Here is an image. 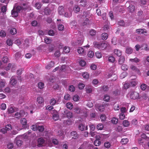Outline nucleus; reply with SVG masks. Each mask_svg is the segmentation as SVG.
I'll list each match as a JSON object with an SVG mask.
<instances>
[{
  "instance_id": "49",
  "label": "nucleus",
  "mask_w": 149,
  "mask_h": 149,
  "mask_svg": "<svg viewBox=\"0 0 149 149\" xmlns=\"http://www.w3.org/2000/svg\"><path fill=\"white\" fill-rule=\"evenodd\" d=\"M66 107L67 108L70 109H71L73 107V104H72L70 102H68L66 104Z\"/></svg>"
},
{
  "instance_id": "32",
  "label": "nucleus",
  "mask_w": 149,
  "mask_h": 149,
  "mask_svg": "<svg viewBox=\"0 0 149 149\" xmlns=\"http://www.w3.org/2000/svg\"><path fill=\"white\" fill-rule=\"evenodd\" d=\"M45 14L46 15H50V14L51 10L49 8H46L44 10Z\"/></svg>"
},
{
  "instance_id": "34",
  "label": "nucleus",
  "mask_w": 149,
  "mask_h": 149,
  "mask_svg": "<svg viewBox=\"0 0 149 149\" xmlns=\"http://www.w3.org/2000/svg\"><path fill=\"white\" fill-rule=\"evenodd\" d=\"M100 118L101 119L102 121H105L107 118L106 115L103 114H102L100 115Z\"/></svg>"
},
{
  "instance_id": "19",
  "label": "nucleus",
  "mask_w": 149,
  "mask_h": 149,
  "mask_svg": "<svg viewBox=\"0 0 149 149\" xmlns=\"http://www.w3.org/2000/svg\"><path fill=\"white\" fill-rule=\"evenodd\" d=\"M107 47V44L105 42L101 43L100 49L104 50Z\"/></svg>"
},
{
  "instance_id": "7",
  "label": "nucleus",
  "mask_w": 149,
  "mask_h": 149,
  "mask_svg": "<svg viewBox=\"0 0 149 149\" xmlns=\"http://www.w3.org/2000/svg\"><path fill=\"white\" fill-rule=\"evenodd\" d=\"M70 135L72 138L74 139H77L79 137L78 135L75 131H72L70 133Z\"/></svg>"
},
{
  "instance_id": "1",
  "label": "nucleus",
  "mask_w": 149,
  "mask_h": 149,
  "mask_svg": "<svg viewBox=\"0 0 149 149\" xmlns=\"http://www.w3.org/2000/svg\"><path fill=\"white\" fill-rule=\"evenodd\" d=\"M130 97L131 99L135 100L137 99H140L141 97L139 96V93L135 91L131 92L130 95Z\"/></svg>"
},
{
  "instance_id": "57",
  "label": "nucleus",
  "mask_w": 149,
  "mask_h": 149,
  "mask_svg": "<svg viewBox=\"0 0 149 149\" xmlns=\"http://www.w3.org/2000/svg\"><path fill=\"white\" fill-rule=\"evenodd\" d=\"M80 8L78 6L76 5L74 8V10L75 13H77L79 11Z\"/></svg>"
},
{
  "instance_id": "18",
  "label": "nucleus",
  "mask_w": 149,
  "mask_h": 149,
  "mask_svg": "<svg viewBox=\"0 0 149 149\" xmlns=\"http://www.w3.org/2000/svg\"><path fill=\"white\" fill-rule=\"evenodd\" d=\"M129 61L132 62L137 63L139 62L140 61V60L137 57H135L134 58L130 59Z\"/></svg>"
},
{
  "instance_id": "22",
  "label": "nucleus",
  "mask_w": 149,
  "mask_h": 149,
  "mask_svg": "<svg viewBox=\"0 0 149 149\" xmlns=\"http://www.w3.org/2000/svg\"><path fill=\"white\" fill-rule=\"evenodd\" d=\"M20 122L23 126H25L27 125V120L25 118H22L20 120Z\"/></svg>"
},
{
  "instance_id": "28",
  "label": "nucleus",
  "mask_w": 149,
  "mask_h": 149,
  "mask_svg": "<svg viewBox=\"0 0 149 149\" xmlns=\"http://www.w3.org/2000/svg\"><path fill=\"white\" fill-rule=\"evenodd\" d=\"M56 102V101L55 99L52 98L50 100V104L52 106H54L55 105Z\"/></svg>"
},
{
  "instance_id": "4",
  "label": "nucleus",
  "mask_w": 149,
  "mask_h": 149,
  "mask_svg": "<svg viewBox=\"0 0 149 149\" xmlns=\"http://www.w3.org/2000/svg\"><path fill=\"white\" fill-rule=\"evenodd\" d=\"M58 14L60 15H63L65 12L64 8L62 6H60L58 7Z\"/></svg>"
},
{
  "instance_id": "26",
  "label": "nucleus",
  "mask_w": 149,
  "mask_h": 149,
  "mask_svg": "<svg viewBox=\"0 0 149 149\" xmlns=\"http://www.w3.org/2000/svg\"><path fill=\"white\" fill-rule=\"evenodd\" d=\"M37 101L39 104H42L44 102V99L42 97H39L37 98Z\"/></svg>"
},
{
  "instance_id": "9",
  "label": "nucleus",
  "mask_w": 149,
  "mask_h": 149,
  "mask_svg": "<svg viewBox=\"0 0 149 149\" xmlns=\"http://www.w3.org/2000/svg\"><path fill=\"white\" fill-rule=\"evenodd\" d=\"M125 61V57L124 56H120L118 60V63L120 65H121L124 63Z\"/></svg>"
},
{
  "instance_id": "46",
  "label": "nucleus",
  "mask_w": 149,
  "mask_h": 149,
  "mask_svg": "<svg viewBox=\"0 0 149 149\" xmlns=\"http://www.w3.org/2000/svg\"><path fill=\"white\" fill-rule=\"evenodd\" d=\"M44 84L42 82H40L38 84V87L40 89H42L44 88Z\"/></svg>"
},
{
  "instance_id": "61",
  "label": "nucleus",
  "mask_w": 149,
  "mask_h": 149,
  "mask_svg": "<svg viewBox=\"0 0 149 149\" xmlns=\"http://www.w3.org/2000/svg\"><path fill=\"white\" fill-rule=\"evenodd\" d=\"M1 11L3 13H5L7 10V7L6 6H2L1 8Z\"/></svg>"
},
{
  "instance_id": "24",
  "label": "nucleus",
  "mask_w": 149,
  "mask_h": 149,
  "mask_svg": "<svg viewBox=\"0 0 149 149\" xmlns=\"http://www.w3.org/2000/svg\"><path fill=\"white\" fill-rule=\"evenodd\" d=\"M94 144L96 146H99L101 144L100 139H98L95 140L94 141Z\"/></svg>"
},
{
  "instance_id": "16",
  "label": "nucleus",
  "mask_w": 149,
  "mask_h": 149,
  "mask_svg": "<svg viewBox=\"0 0 149 149\" xmlns=\"http://www.w3.org/2000/svg\"><path fill=\"white\" fill-rule=\"evenodd\" d=\"M96 109L97 110L98 109L99 111L102 112L104 110V107L103 105H99L97 106V107H96Z\"/></svg>"
},
{
  "instance_id": "51",
  "label": "nucleus",
  "mask_w": 149,
  "mask_h": 149,
  "mask_svg": "<svg viewBox=\"0 0 149 149\" xmlns=\"http://www.w3.org/2000/svg\"><path fill=\"white\" fill-rule=\"evenodd\" d=\"M79 97L78 95H76L73 97V100L75 102H77L79 100Z\"/></svg>"
},
{
  "instance_id": "55",
  "label": "nucleus",
  "mask_w": 149,
  "mask_h": 149,
  "mask_svg": "<svg viewBox=\"0 0 149 149\" xmlns=\"http://www.w3.org/2000/svg\"><path fill=\"white\" fill-rule=\"evenodd\" d=\"M2 61L4 63H6L8 62V59L7 57H3L2 59Z\"/></svg>"
},
{
  "instance_id": "59",
  "label": "nucleus",
  "mask_w": 149,
  "mask_h": 149,
  "mask_svg": "<svg viewBox=\"0 0 149 149\" xmlns=\"http://www.w3.org/2000/svg\"><path fill=\"white\" fill-rule=\"evenodd\" d=\"M35 7L38 9H39L41 7V5L40 3H36L35 5Z\"/></svg>"
},
{
  "instance_id": "21",
  "label": "nucleus",
  "mask_w": 149,
  "mask_h": 149,
  "mask_svg": "<svg viewBox=\"0 0 149 149\" xmlns=\"http://www.w3.org/2000/svg\"><path fill=\"white\" fill-rule=\"evenodd\" d=\"M93 44L95 48L100 49L101 43L97 42H93Z\"/></svg>"
},
{
  "instance_id": "2",
  "label": "nucleus",
  "mask_w": 149,
  "mask_h": 149,
  "mask_svg": "<svg viewBox=\"0 0 149 149\" xmlns=\"http://www.w3.org/2000/svg\"><path fill=\"white\" fill-rule=\"evenodd\" d=\"M52 111L53 119L55 121L58 120L59 118V115L57 111L54 110Z\"/></svg>"
},
{
  "instance_id": "62",
  "label": "nucleus",
  "mask_w": 149,
  "mask_h": 149,
  "mask_svg": "<svg viewBox=\"0 0 149 149\" xmlns=\"http://www.w3.org/2000/svg\"><path fill=\"white\" fill-rule=\"evenodd\" d=\"M125 117V116L123 113H121L119 115V118L121 120H123Z\"/></svg>"
},
{
  "instance_id": "6",
  "label": "nucleus",
  "mask_w": 149,
  "mask_h": 149,
  "mask_svg": "<svg viewBox=\"0 0 149 149\" xmlns=\"http://www.w3.org/2000/svg\"><path fill=\"white\" fill-rule=\"evenodd\" d=\"M72 15V11L70 10H68L65 11L63 15L64 16L66 17H70Z\"/></svg>"
},
{
  "instance_id": "5",
  "label": "nucleus",
  "mask_w": 149,
  "mask_h": 149,
  "mask_svg": "<svg viewBox=\"0 0 149 149\" xmlns=\"http://www.w3.org/2000/svg\"><path fill=\"white\" fill-rule=\"evenodd\" d=\"M130 68L133 71H134L136 72L137 73L139 74H140V72L139 69L136 66L134 65H132Z\"/></svg>"
},
{
  "instance_id": "40",
  "label": "nucleus",
  "mask_w": 149,
  "mask_h": 149,
  "mask_svg": "<svg viewBox=\"0 0 149 149\" xmlns=\"http://www.w3.org/2000/svg\"><path fill=\"white\" fill-rule=\"evenodd\" d=\"M102 90L104 92H106L109 90L108 86L107 85H104L102 87Z\"/></svg>"
},
{
  "instance_id": "56",
  "label": "nucleus",
  "mask_w": 149,
  "mask_h": 149,
  "mask_svg": "<svg viewBox=\"0 0 149 149\" xmlns=\"http://www.w3.org/2000/svg\"><path fill=\"white\" fill-rule=\"evenodd\" d=\"M6 36V33L5 31L2 30L0 31V36L2 37H4Z\"/></svg>"
},
{
  "instance_id": "58",
  "label": "nucleus",
  "mask_w": 149,
  "mask_h": 149,
  "mask_svg": "<svg viewBox=\"0 0 149 149\" xmlns=\"http://www.w3.org/2000/svg\"><path fill=\"white\" fill-rule=\"evenodd\" d=\"M89 22V19L86 18L85 21L82 23V25L83 26L86 25L88 24Z\"/></svg>"
},
{
  "instance_id": "54",
  "label": "nucleus",
  "mask_w": 149,
  "mask_h": 149,
  "mask_svg": "<svg viewBox=\"0 0 149 149\" xmlns=\"http://www.w3.org/2000/svg\"><path fill=\"white\" fill-rule=\"evenodd\" d=\"M5 128H6V131H9V130H10L12 129L11 125L10 124L6 125L5 126Z\"/></svg>"
},
{
  "instance_id": "39",
  "label": "nucleus",
  "mask_w": 149,
  "mask_h": 149,
  "mask_svg": "<svg viewBox=\"0 0 149 149\" xmlns=\"http://www.w3.org/2000/svg\"><path fill=\"white\" fill-rule=\"evenodd\" d=\"M90 35L92 36H94L96 33V31L94 29H91L89 32Z\"/></svg>"
},
{
  "instance_id": "25",
  "label": "nucleus",
  "mask_w": 149,
  "mask_h": 149,
  "mask_svg": "<svg viewBox=\"0 0 149 149\" xmlns=\"http://www.w3.org/2000/svg\"><path fill=\"white\" fill-rule=\"evenodd\" d=\"M133 52L132 49L130 47H127L126 48V52L127 54H130Z\"/></svg>"
},
{
  "instance_id": "30",
  "label": "nucleus",
  "mask_w": 149,
  "mask_h": 149,
  "mask_svg": "<svg viewBox=\"0 0 149 149\" xmlns=\"http://www.w3.org/2000/svg\"><path fill=\"white\" fill-rule=\"evenodd\" d=\"M80 3V6L84 7L86 5L87 1L86 0H81Z\"/></svg>"
},
{
  "instance_id": "11",
  "label": "nucleus",
  "mask_w": 149,
  "mask_h": 149,
  "mask_svg": "<svg viewBox=\"0 0 149 149\" xmlns=\"http://www.w3.org/2000/svg\"><path fill=\"white\" fill-rule=\"evenodd\" d=\"M38 146L39 147H40L44 143L45 140L43 139L40 138L38 139Z\"/></svg>"
},
{
  "instance_id": "3",
  "label": "nucleus",
  "mask_w": 149,
  "mask_h": 149,
  "mask_svg": "<svg viewBox=\"0 0 149 149\" xmlns=\"http://www.w3.org/2000/svg\"><path fill=\"white\" fill-rule=\"evenodd\" d=\"M136 33L139 34H144L147 32V30L145 29H137L136 30Z\"/></svg>"
},
{
  "instance_id": "36",
  "label": "nucleus",
  "mask_w": 149,
  "mask_h": 149,
  "mask_svg": "<svg viewBox=\"0 0 149 149\" xmlns=\"http://www.w3.org/2000/svg\"><path fill=\"white\" fill-rule=\"evenodd\" d=\"M104 127L103 125L101 123L99 124L97 126V128L98 130H102Z\"/></svg>"
},
{
  "instance_id": "63",
  "label": "nucleus",
  "mask_w": 149,
  "mask_h": 149,
  "mask_svg": "<svg viewBox=\"0 0 149 149\" xmlns=\"http://www.w3.org/2000/svg\"><path fill=\"white\" fill-rule=\"evenodd\" d=\"M104 146L106 148H110L111 144L109 142H106L104 143Z\"/></svg>"
},
{
  "instance_id": "33",
  "label": "nucleus",
  "mask_w": 149,
  "mask_h": 149,
  "mask_svg": "<svg viewBox=\"0 0 149 149\" xmlns=\"http://www.w3.org/2000/svg\"><path fill=\"white\" fill-rule=\"evenodd\" d=\"M10 33L12 35H15L17 33V30L15 28H12L10 30Z\"/></svg>"
},
{
  "instance_id": "13",
  "label": "nucleus",
  "mask_w": 149,
  "mask_h": 149,
  "mask_svg": "<svg viewBox=\"0 0 149 149\" xmlns=\"http://www.w3.org/2000/svg\"><path fill=\"white\" fill-rule=\"evenodd\" d=\"M54 62L53 61H51L49 64L46 66L45 68L47 69H50L54 66Z\"/></svg>"
},
{
  "instance_id": "43",
  "label": "nucleus",
  "mask_w": 149,
  "mask_h": 149,
  "mask_svg": "<svg viewBox=\"0 0 149 149\" xmlns=\"http://www.w3.org/2000/svg\"><path fill=\"white\" fill-rule=\"evenodd\" d=\"M95 54L96 57L98 58H100L102 57V53L99 52H96Z\"/></svg>"
},
{
  "instance_id": "10",
  "label": "nucleus",
  "mask_w": 149,
  "mask_h": 149,
  "mask_svg": "<svg viewBox=\"0 0 149 149\" xmlns=\"http://www.w3.org/2000/svg\"><path fill=\"white\" fill-rule=\"evenodd\" d=\"M78 128L80 130L82 131L84 130L85 129L86 130H87L88 129L87 126H86L85 128L84 125L82 123H81L79 124Z\"/></svg>"
},
{
  "instance_id": "52",
  "label": "nucleus",
  "mask_w": 149,
  "mask_h": 149,
  "mask_svg": "<svg viewBox=\"0 0 149 149\" xmlns=\"http://www.w3.org/2000/svg\"><path fill=\"white\" fill-rule=\"evenodd\" d=\"M86 64V61L83 60L80 61L79 62V64L80 66L83 67L85 66Z\"/></svg>"
},
{
  "instance_id": "48",
  "label": "nucleus",
  "mask_w": 149,
  "mask_h": 149,
  "mask_svg": "<svg viewBox=\"0 0 149 149\" xmlns=\"http://www.w3.org/2000/svg\"><path fill=\"white\" fill-rule=\"evenodd\" d=\"M83 77L85 79H87L89 77V75L87 72H84L82 74Z\"/></svg>"
},
{
  "instance_id": "29",
  "label": "nucleus",
  "mask_w": 149,
  "mask_h": 149,
  "mask_svg": "<svg viewBox=\"0 0 149 149\" xmlns=\"http://www.w3.org/2000/svg\"><path fill=\"white\" fill-rule=\"evenodd\" d=\"M121 68L123 70H127L128 68V66L126 64H123L121 66Z\"/></svg>"
},
{
  "instance_id": "41",
  "label": "nucleus",
  "mask_w": 149,
  "mask_h": 149,
  "mask_svg": "<svg viewBox=\"0 0 149 149\" xmlns=\"http://www.w3.org/2000/svg\"><path fill=\"white\" fill-rule=\"evenodd\" d=\"M38 130L41 132H42L44 130V127L43 126H38L37 127Z\"/></svg>"
},
{
  "instance_id": "31",
  "label": "nucleus",
  "mask_w": 149,
  "mask_h": 149,
  "mask_svg": "<svg viewBox=\"0 0 149 149\" xmlns=\"http://www.w3.org/2000/svg\"><path fill=\"white\" fill-rule=\"evenodd\" d=\"M16 142L17 145L18 146H21L22 144V141L21 140L16 139Z\"/></svg>"
},
{
  "instance_id": "50",
  "label": "nucleus",
  "mask_w": 149,
  "mask_h": 149,
  "mask_svg": "<svg viewBox=\"0 0 149 149\" xmlns=\"http://www.w3.org/2000/svg\"><path fill=\"white\" fill-rule=\"evenodd\" d=\"M69 90L71 92H74L75 90V88L73 85H71L69 87Z\"/></svg>"
},
{
  "instance_id": "53",
  "label": "nucleus",
  "mask_w": 149,
  "mask_h": 149,
  "mask_svg": "<svg viewBox=\"0 0 149 149\" xmlns=\"http://www.w3.org/2000/svg\"><path fill=\"white\" fill-rule=\"evenodd\" d=\"M108 61L109 62L113 63L115 61V58L113 56H109L108 58Z\"/></svg>"
},
{
  "instance_id": "44",
  "label": "nucleus",
  "mask_w": 149,
  "mask_h": 149,
  "mask_svg": "<svg viewBox=\"0 0 149 149\" xmlns=\"http://www.w3.org/2000/svg\"><path fill=\"white\" fill-rule=\"evenodd\" d=\"M66 116L68 118H70L72 117L73 114L72 112L69 111L67 113Z\"/></svg>"
},
{
  "instance_id": "42",
  "label": "nucleus",
  "mask_w": 149,
  "mask_h": 149,
  "mask_svg": "<svg viewBox=\"0 0 149 149\" xmlns=\"http://www.w3.org/2000/svg\"><path fill=\"white\" fill-rule=\"evenodd\" d=\"M113 94L115 96H117L120 94V91L118 89H116L113 92Z\"/></svg>"
},
{
  "instance_id": "14",
  "label": "nucleus",
  "mask_w": 149,
  "mask_h": 149,
  "mask_svg": "<svg viewBox=\"0 0 149 149\" xmlns=\"http://www.w3.org/2000/svg\"><path fill=\"white\" fill-rule=\"evenodd\" d=\"M77 52L79 54L84 55L85 54V52L83 48L81 47H79L77 49Z\"/></svg>"
},
{
  "instance_id": "12",
  "label": "nucleus",
  "mask_w": 149,
  "mask_h": 149,
  "mask_svg": "<svg viewBox=\"0 0 149 149\" xmlns=\"http://www.w3.org/2000/svg\"><path fill=\"white\" fill-rule=\"evenodd\" d=\"M10 82L12 85L14 86L17 83V80L14 78L13 77H12L10 79Z\"/></svg>"
},
{
  "instance_id": "47",
  "label": "nucleus",
  "mask_w": 149,
  "mask_h": 149,
  "mask_svg": "<svg viewBox=\"0 0 149 149\" xmlns=\"http://www.w3.org/2000/svg\"><path fill=\"white\" fill-rule=\"evenodd\" d=\"M109 100H110L109 96L107 95H104V98H103L104 100L105 101L108 102L109 101Z\"/></svg>"
},
{
  "instance_id": "8",
  "label": "nucleus",
  "mask_w": 149,
  "mask_h": 149,
  "mask_svg": "<svg viewBox=\"0 0 149 149\" xmlns=\"http://www.w3.org/2000/svg\"><path fill=\"white\" fill-rule=\"evenodd\" d=\"M5 81L4 79L0 81V92L2 91V88L5 86Z\"/></svg>"
},
{
  "instance_id": "15",
  "label": "nucleus",
  "mask_w": 149,
  "mask_h": 149,
  "mask_svg": "<svg viewBox=\"0 0 149 149\" xmlns=\"http://www.w3.org/2000/svg\"><path fill=\"white\" fill-rule=\"evenodd\" d=\"M11 13L13 17H17L18 13L16 11L15 9H13L11 11Z\"/></svg>"
},
{
  "instance_id": "17",
  "label": "nucleus",
  "mask_w": 149,
  "mask_h": 149,
  "mask_svg": "<svg viewBox=\"0 0 149 149\" xmlns=\"http://www.w3.org/2000/svg\"><path fill=\"white\" fill-rule=\"evenodd\" d=\"M114 52L115 54L118 56H121L122 54L121 52L118 49H114Z\"/></svg>"
},
{
  "instance_id": "60",
  "label": "nucleus",
  "mask_w": 149,
  "mask_h": 149,
  "mask_svg": "<svg viewBox=\"0 0 149 149\" xmlns=\"http://www.w3.org/2000/svg\"><path fill=\"white\" fill-rule=\"evenodd\" d=\"M8 110L9 113H12L14 112V110L12 107L8 108Z\"/></svg>"
},
{
  "instance_id": "23",
  "label": "nucleus",
  "mask_w": 149,
  "mask_h": 149,
  "mask_svg": "<svg viewBox=\"0 0 149 149\" xmlns=\"http://www.w3.org/2000/svg\"><path fill=\"white\" fill-rule=\"evenodd\" d=\"M129 141V140L127 138L125 139H122L120 141L121 143L122 144L125 145L127 144Z\"/></svg>"
},
{
  "instance_id": "38",
  "label": "nucleus",
  "mask_w": 149,
  "mask_h": 149,
  "mask_svg": "<svg viewBox=\"0 0 149 149\" xmlns=\"http://www.w3.org/2000/svg\"><path fill=\"white\" fill-rule=\"evenodd\" d=\"M94 53L92 51H89L88 52L87 55L90 58H92L94 56Z\"/></svg>"
},
{
  "instance_id": "27",
  "label": "nucleus",
  "mask_w": 149,
  "mask_h": 149,
  "mask_svg": "<svg viewBox=\"0 0 149 149\" xmlns=\"http://www.w3.org/2000/svg\"><path fill=\"white\" fill-rule=\"evenodd\" d=\"M123 124L125 127H127L130 125V123L127 120H124L123 121Z\"/></svg>"
},
{
  "instance_id": "37",
  "label": "nucleus",
  "mask_w": 149,
  "mask_h": 149,
  "mask_svg": "<svg viewBox=\"0 0 149 149\" xmlns=\"http://www.w3.org/2000/svg\"><path fill=\"white\" fill-rule=\"evenodd\" d=\"M70 49L69 47L66 46L64 47L63 49V51L66 54L69 53L70 52Z\"/></svg>"
},
{
  "instance_id": "64",
  "label": "nucleus",
  "mask_w": 149,
  "mask_h": 149,
  "mask_svg": "<svg viewBox=\"0 0 149 149\" xmlns=\"http://www.w3.org/2000/svg\"><path fill=\"white\" fill-rule=\"evenodd\" d=\"M78 87L80 89H82L85 86V85L82 83H80L78 85Z\"/></svg>"
},
{
  "instance_id": "35",
  "label": "nucleus",
  "mask_w": 149,
  "mask_h": 149,
  "mask_svg": "<svg viewBox=\"0 0 149 149\" xmlns=\"http://www.w3.org/2000/svg\"><path fill=\"white\" fill-rule=\"evenodd\" d=\"M44 40L45 43L47 44H50L52 41L50 39L47 37H46L45 38Z\"/></svg>"
},
{
  "instance_id": "20",
  "label": "nucleus",
  "mask_w": 149,
  "mask_h": 149,
  "mask_svg": "<svg viewBox=\"0 0 149 149\" xmlns=\"http://www.w3.org/2000/svg\"><path fill=\"white\" fill-rule=\"evenodd\" d=\"M108 34L107 33H103L101 35L102 39L103 40H106L108 38Z\"/></svg>"
},
{
  "instance_id": "45",
  "label": "nucleus",
  "mask_w": 149,
  "mask_h": 149,
  "mask_svg": "<svg viewBox=\"0 0 149 149\" xmlns=\"http://www.w3.org/2000/svg\"><path fill=\"white\" fill-rule=\"evenodd\" d=\"M111 121L113 124H116L118 123V119L116 118L113 117L112 118Z\"/></svg>"
}]
</instances>
